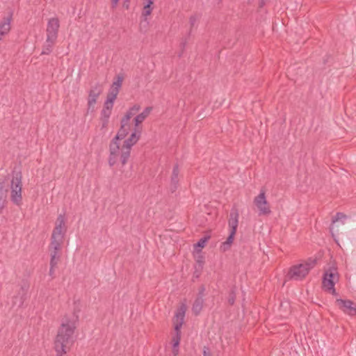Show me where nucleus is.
<instances>
[{
    "label": "nucleus",
    "mask_w": 356,
    "mask_h": 356,
    "mask_svg": "<svg viewBox=\"0 0 356 356\" xmlns=\"http://www.w3.org/2000/svg\"><path fill=\"white\" fill-rule=\"evenodd\" d=\"M77 321L78 316L74 314L72 318L67 315L64 316L54 340V349L56 356H63L70 350V346L73 343L72 337Z\"/></svg>",
    "instance_id": "nucleus-1"
},
{
    "label": "nucleus",
    "mask_w": 356,
    "mask_h": 356,
    "mask_svg": "<svg viewBox=\"0 0 356 356\" xmlns=\"http://www.w3.org/2000/svg\"><path fill=\"white\" fill-rule=\"evenodd\" d=\"M316 264L317 259L316 257H309L303 263L293 265L289 268L285 275V281L302 280L309 274V271L316 266Z\"/></svg>",
    "instance_id": "nucleus-2"
},
{
    "label": "nucleus",
    "mask_w": 356,
    "mask_h": 356,
    "mask_svg": "<svg viewBox=\"0 0 356 356\" xmlns=\"http://www.w3.org/2000/svg\"><path fill=\"white\" fill-rule=\"evenodd\" d=\"M129 129V123L121 120L120 127L118 131L116 136L111 140L109 144L108 164L111 167L113 166L116 163L120 154V145L118 140L124 139L128 135Z\"/></svg>",
    "instance_id": "nucleus-3"
},
{
    "label": "nucleus",
    "mask_w": 356,
    "mask_h": 356,
    "mask_svg": "<svg viewBox=\"0 0 356 356\" xmlns=\"http://www.w3.org/2000/svg\"><path fill=\"white\" fill-rule=\"evenodd\" d=\"M186 305H182L180 306L175 316L174 328L175 331V335L172 339V353L175 356L179 354V346L181 341V328L184 323L185 313H186Z\"/></svg>",
    "instance_id": "nucleus-4"
},
{
    "label": "nucleus",
    "mask_w": 356,
    "mask_h": 356,
    "mask_svg": "<svg viewBox=\"0 0 356 356\" xmlns=\"http://www.w3.org/2000/svg\"><path fill=\"white\" fill-rule=\"evenodd\" d=\"M12 175L10 200L15 204L19 206L22 202V173L21 170L16 171L15 170L13 171Z\"/></svg>",
    "instance_id": "nucleus-5"
},
{
    "label": "nucleus",
    "mask_w": 356,
    "mask_h": 356,
    "mask_svg": "<svg viewBox=\"0 0 356 356\" xmlns=\"http://www.w3.org/2000/svg\"><path fill=\"white\" fill-rule=\"evenodd\" d=\"M140 135V128H134V132L124 141L120 153V161L122 165L127 163L131 155V147L139 140Z\"/></svg>",
    "instance_id": "nucleus-6"
},
{
    "label": "nucleus",
    "mask_w": 356,
    "mask_h": 356,
    "mask_svg": "<svg viewBox=\"0 0 356 356\" xmlns=\"http://www.w3.org/2000/svg\"><path fill=\"white\" fill-rule=\"evenodd\" d=\"M252 209L254 211L258 213L259 216L267 214V200L264 188H262L260 193L254 197Z\"/></svg>",
    "instance_id": "nucleus-7"
},
{
    "label": "nucleus",
    "mask_w": 356,
    "mask_h": 356,
    "mask_svg": "<svg viewBox=\"0 0 356 356\" xmlns=\"http://www.w3.org/2000/svg\"><path fill=\"white\" fill-rule=\"evenodd\" d=\"M102 85L99 82L91 87L90 90L88 92V111H90L91 112H92L94 111L95 104L97 103V99L99 97V95L102 93Z\"/></svg>",
    "instance_id": "nucleus-8"
},
{
    "label": "nucleus",
    "mask_w": 356,
    "mask_h": 356,
    "mask_svg": "<svg viewBox=\"0 0 356 356\" xmlns=\"http://www.w3.org/2000/svg\"><path fill=\"white\" fill-rule=\"evenodd\" d=\"M348 218V216L341 212H337L334 216L332 218V224L330 227L332 235L334 236V233L339 234L345 228L343 226H339L337 223L341 222L342 225L345 224V220Z\"/></svg>",
    "instance_id": "nucleus-9"
},
{
    "label": "nucleus",
    "mask_w": 356,
    "mask_h": 356,
    "mask_svg": "<svg viewBox=\"0 0 356 356\" xmlns=\"http://www.w3.org/2000/svg\"><path fill=\"white\" fill-rule=\"evenodd\" d=\"M60 27L59 19L57 17L50 18L47 26V38L49 40H57Z\"/></svg>",
    "instance_id": "nucleus-10"
},
{
    "label": "nucleus",
    "mask_w": 356,
    "mask_h": 356,
    "mask_svg": "<svg viewBox=\"0 0 356 356\" xmlns=\"http://www.w3.org/2000/svg\"><path fill=\"white\" fill-rule=\"evenodd\" d=\"M335 303L344 313L350 315H356V304L350 300L337 299Z\"/></svg>",
    "instance_id": "nucleus-11"
},
{
    "label": "nucleus",
    "mask_w": 356,
    "mask_h": 356,
    "mask_svg": "<svg viewBox=\"0 0 356 356\" xmlns=\"http://www.w3.org/2000/svg\"><path fill=\"white\" fill-rule=\"evenodd\" d=\"M67 231V227L65 225V214H59L56 222V226L53 229L51 236L65 237Z\"/></svg>",
    "instance_id": "nucleus-12"
},
{
    "label": "nucleus",
    "mask_w": 356,
    "mask_h": 356,
    "mask_svg": "<svg viewBox=\"0 0 356 356\" xmlns=\"http://www.w3.org/2000/svg\"><path fill=\"white\" fill-rule=\"evenodd\" d=\"M64 243V238L63 236L54 237L51 236V242L49 245V250L50 254H60L62 246Z\"/></svg>",
    "instance_id": "nucleus-13"
},
{
    "label": "nucleus",
    "mask_w": 356,
    "mask_h": 356,
    "mask_svg": "<svg viewBox=\"0 0 356 356\" xmlns=\"http://www.w3.org/2000/svg\"><path fill=\"white\" fill-rule=\"evenodd\" d=\"M7 180L6 178L0 179V214L2 213L6 204L8 189L6 188Z\"/></svg>",
    "instance_id": "nucleus-14"
},
{
    "label": "nucleus",
    "mask_w": 356,
    "mask_h": 356,
    "mask_svg": "<svg viewBox=\"0 0 356 356\" xmlns=\"http://www.w3.org/2000/svg\"><path fill=\"white\" fill-rule=\"evenodd\" d=\"M179 165L176 163L172 169V175H171V181H170V191L172 193H174L178 188L179 185Z\"/></svg>",
    "instance_id": "nucleus-15"
},
{
    "label": "nucleus",
    "mask_w": 356,
    "mask_h": 356,
    "mask_svg": "<svg viewBox=\"0 0 356 356\" xmlns=\"http://www.w3.org/2000/svg\"><path fill=\"white\" fill-rule=\"evenodd\" d=\"M13 14L10 13L8 17H3V20L0 23V31L5 33L8 34L11 29L10 22L12 20Z\"/></svg>",
    "instance_id": "nucleus-16"
},
{
    "label": "nucleus",
    "mask_w": 356,
    "mask_h": 356,
    "mask_svg": "<svg viewBox=\"0 0 356 356\" xmlns=\"http://www.w3.org/2000/svg\"><path fill=\"white\" fill-rule=\"evenodd\" d=\"M140 108L141 107L139 104H134L133 106L129 108V110L121 120L129 123V120L131 117L135 115L140 111Z\"/></svg>",
    "instance_id": "nucleus-17"
},
{
    "label": "nucleus",
    "mask_w": 356,
    "mask_h": 356,
    "mask_svg": "<svg viewBox=\"0 0 356 356\" xmlns=\"http://www.w3.org/2000/svg\"><path fill=\"white\" fill-rule=\"evenodd\" d=\"M204 302V298L196 297L192 306V312L195 316H198L200 314L203 308Z\"/></svg>",
    "instance_id": "nucleus-18"
},
{
    "label": "nucleus",
    "mask_w": 356,
    "mask_h": 356,
    "mask_svg": "<svg viewBox=\"0 0 356 356\" xmlns=\"http://www.w3.org/2000/svg\"><path fill=\"white\" fill-rule=\"evenodd\" d=\"M238 213L237 211L235 212H231L230 218L229 220V227H230V231L236 232L238 223Z\"/></svg>",
    "instance_id": "nucleus-19"
},
{
    "label": "nucleus",
    "mask_w": 356,
    "mask_h": 356,
    "mask_svg": "<svg viewBox=\"0 0 356 356\" xmlns=\"http://www.w3.org/2000/svg\"><path fill=\"white\" fill-rule=\"evenodd\" d=\"M56 40L52 39L51 40H49L48 38L46 39L45 44L42 47V51L41 52V55H49L51 53L53 47L56 43Z\"/></svg>",
    "instance_id": "nucleus-20"
},
{
    "label": "nucleus",
    "mask_w": 356,
    "mask_h": 356,
    "mask_svg": "<svg viewBox=\"0 0 356 356\" xmlns=\"http://www.w3.org/2000/svg\"><path fill=\"white\" fill-rule=\"evenodd\" d=\"M323 277H326L327 279H331L332 280H338L337 268L335 267L328 268V269L325 270Z\"/></svg>",
    "instance_id": "nucleus-21"
},
{
    "label": "nucleus",
    "mask_w": 356,
    "mask_h": 356,
    "mask_svg": "<svg viewBox=\"0 0 356 356\" xmlns=\"http://www.w3.org/2000/svg\"><path fill=\"white\" fill-rule=\"evenodd\" d=\"M236 291H237L236 286H232L229 292L227 302H228L229 305L231 306L234 305V304L235 302L236 298Z\"/></svg>",
    "instance_id": "nucleus-22"
},
{
    "label": "nucleus",
    "mask_w": 356,
    "mask_h": 356,
    "mask_svg": "<svg viewBox=\"0 0 356 356\" xmlns=\"http://www.w3.org/2000/svg\"><path fill=\"white\" fill-rule=\"evenodd\" d=\"M235 234H236V232L230 231L229 235L227 238V240L222 243V247H223L224 251H225L226 250L229 248L232 243H233Z\"/></svg>",
    "instance_id": "nucleus-23"
},
{
    "label": "nucleus",
    "mask_w": 356,
    "mask_h": 356,
    "mask_svg": "<svg viewBox=\"0 0 356 356\" xmlns=\"http://www.w3.org/2000/svg\"><path fill=\"white\" fill-rule=\"evenodd\" d=\"M323 288L326 291L328 289H332L335 285V280H332L331 279H327L326 277H323L322 280Z\"/></svg>",
    "instance_id": "nucleus-24"
},
{
    "label": "nucleus",
    "mask_w": 356,
    "mask_h": 356,
    "mask_svg": "<svg viewBox=\"0 0 356 356\" xmlns=\"http://www.w3.org/2000/svg\"><path fill=\"white\" fill-rule=\"evenodd\" d=\"M152 10L153 8L152 7L151 5H149V3L145 4L143 6L142 16L145 18L144 21L147 22V24H148V22H147V17L151 15Z\"/></svg>",
    "instance_id": "nucleus-25"
},
{
    "label": "nucleus",
    "mask_w": 356,
    "mask_h": 356,
    "mask_svg": "<svg viewBox=\"0 0 356 356\" xmlns=\"http://www.w3.org/2000/svg\"><path fill=\"white\" fill-rule=\"evenodd\" d=\"M123 79H124V76L122 74L117 75L115 77V81H113L111 86L113 88H118L120 90L122 85Z\"/></svg>",
    "instance_id": "nucleus-26"
},
{
    "label": "nucleus",
    "mask_w": 356,
    "mask_h": 356,
    "mask_svg": "<svg viewBox=\"0 0 356 356\" xmlns=\"http://www.w3.org/2000/svg\"><path fill=\"white\" fill-rule=\"evenodd\" d=\"M50 256H51V259H50L49 265L51 267H57V265L60 259L61 255L60 254L56 255V254H55V253H54V254H50Z\"/></svg>",
    "instance_id": "nucleus-27"
},
{
    "label": "nucleus",
    "mask_w": 356,
    "mask_h": 356,
    "mask_svg": "<svg viewBox=\"0 0 356 356\" xmlns=\"http://www.w3.org/2000/svg\"><path fill=\"white\" fill-rule=\"evenodd\" d=\"M211 236L209 235H205L204 237L200 238L195 245L196 248H203L207 242L210 239Z\"/></svg>",
    "instance_id": "nucleus-28"
},
{
    "label": "nucleus",
    "mask_w": 356,
    "mask_h": 356,
    "mask_svg": "<svg viewBox=\"0 0 356 356\" xmlns=\"http://www.w3.org/2000/svg\"><path fill=\"white\" fill-rule=\"evenodd\" d=\"M145 120V118H144L143 115H142L140 113L137 115L134 119L135 128H139V124H141Z\"/></svg>",
    "instance_id": "nucleus-29"
},
{
    "label": "nucleus",
    "mask_w": 356,
    "mask_h": 356,
    "mask_svg": "<svg viewBox=\"0 0 356 356\" xmlns=\"http://www.w3.org/2000/svg\"><path fill=\"white\" fill-rule=\"evenodd\" d=\"M111 110H106L105 108H103L101 111V117L100 118H108L111 116Z\"/></svg>",
    "instance_id": "nucleus-30"
},
{
    "label": "nucleus",
    "mask_w": 356,
    "mask_h": 356,
    "mask_svg": "<svg viewBox=\"0 0 356 356\" xmlns=\"http://www.w3.org/2000/svg\"><path fill=\"white\" fill-rule=\"evenodd\" d=\"M152 111V106H147L146 107L143 111L140 113L142 115H143V118H147V116L149 115V113H151V111Z\"/></svg>",
    "instance_id": "nucleus-31"
},
{
    "label": "nucleus",
    "mask_w": 356,
    "mask_h": 356,
    "mask_svg": "<svg viewBox=\"0 0 356 356\" xmlns=\"http://www.w3.org/2000/svg\"><path fill=\"white\" fill-rule=\"evenodd\" d=\"M204 291H205V286L204 285H201L199 288L198 293L197 297L200 298H204Z\"/></svg>",
    "instance_id": "nucleus-32"
},
{
    "label": "nucleus",
    "mask_w": 356,
    "mask_h": 356,
    "mask_svg": "<svg viewBox=\"0 0 356 356\" xmlns=\"http://www.w3.org/2000/svg\"><path fill=\"white\" fill-rule=\"evenodd\" d=\"M113 107V103L106 99V101L104 104L103 108L112 111Z\"/></svg>",
    "instance_id": "nucleus-33"
},
{
    "label": "nucleus",
    "mask_w": 356,
    "mask_h": 356,
    "mask_svg": "<svg viewBox=\"0 0 356 356\" xmlns=\"http://www.w3.org/2000/svg\"><path fill=\"white\" fill-rule=\"evenodd\" d=\"M197 18L195 15H191L189 18V22H190V24H191V29H190V31H191V29L194 26L196 21H197ZM191 32H189L190 33Z\"/></svg>",
    "instance_id": "nucleus-34"
},
{
    "label": "nucleus",
    "mask_w": 356,
    "mask_h": 356,
    "mask_svg": "<svg viewBox=\"0 0 356 356\" xmlns=\"http://www.w3.org/2000/svg\"><path fill=\"white\" fill-rule=\"evenodd\" d=\"M117 98L116 96H115V94L110 93L109 92L107 94L106 100L111 102L112 103H114V101Z\"/></svg>",
    "instance_id": "nucleus-35"
},
{
    "label": "nucleus",
    "mask_w": 356,
    "mask_h": 356,
    "mask_svg": "<svg viewBox=\"0 0 356 356\" xmlns=\"http://www.w3.org/2000/svg\"><path fill=\"white\" fill-rule=\"evenodd\" d=\"M108 92L110 93L115 94V96L117 97L118 93H119V92H120V89L115 88H113L112 86H111Z\"/></svg>",
    "instance_id": "nucleus-36"
},
{
    "label": "nucleus",
    "mask_w": 356,
    "mask_h": 356,
    "mask_svg": "<svg viewBox=\"0 0 356 356\" xmlns=\"http://www.w3.org/2000/svg\"><path fill=\"white\" fill-rule=\"evenodd\" d=\"M101 121L102 122V128H106L108 126V118H100Z\"/></svg>",
    "instance_id": "nucleus-37"
},
{
    "label": "nucleus",
    "mask_w": 356,
    "mask_h": 356,
    "mask_svg": "<svg viewBox=\"0 0 356 356\" xmlns=\"http://www.w3.org/2000/svg\"><path fill=\"white\" fill-rule=\"evenodd\" d=\"M111 8L115 9L118 6L120 0H111Z\"/></svg>",
    "instance_id": "nucleus-38"
},
{
    "label": "nucleus",
    "mask_w": 356,
    "mask_h": 356,
    "mask_svg": "<svg viewBox=\"0 0 356 356\" xmlns=\"http://www.w3.org/2000/svg\"><path fill=\"white\" fill-rule=\"evenodd\" d=\"M130 1L131 0H124L122 6L125 9L128 10L129 8Z\"/></svg>",
    "instance_id": "nucleus-39"
},
{
    "label": "nucleus",
    "mask_w": 356,
    "mask_h": 356,
    "mask_svg": "<svg viewBox=\"0 0 356 356\" xmlns=\"http://www.w3.org/2000/svg\"><path fill=\"white\" fill-rule=\"evenodd\" d=\"M203 356H212L211 354L210 353L209 350V348H207V347L204 348Z\"/></svg>",
    "instance_id": "nucleus-40"
},
{
    "label": "nucleus",
    "mask_w": 356,
    "mask_h": 356,
    "mask_svg": "<svg viewBox=\"0 0 356 356\" xmlns=\"http://www.w3.org/2000/svg\"><path fill=\"white\" fill-rule=\"evenodd\" d=\"M325 291H327L330 293H332L333 296H337L338 293H337L334 286L332 289H328Z\"/></svg>",
    "instance_id": "nucleus-41"
},
{
    "label": "nucleus",
    "mask_w": 356,
    "mask_h": 356,
    "mask_svg": "<svg viewBox=\"0 0 356 356\" xmlns=\"http://www.w3.org/2000/svg\"><path fill=\"white\" fill-rule=\"evenodd\" d=\"M56 268V267H51V266H50V268H49V275L51 277V278H54V277H55V276H54V270H55V268Z\"/></svg>",
    "instance_id": "nucleus-42"
},
{
    "label": "nucleus",
    "mask_w": 356,
    "mask_h": 356,
    "mask_svg": "<svg viewBox=\"0 0 356 356\" xmlns=\"http://www.w3.org/2000/svg\"><path fill=\"white\" fill-rule=\"evenodd\" d=\"M266 4V1L265 0H259V8H263Z\"/></svg>",
    "instance_id": "nucleus-43"
},
{
    "label": "nucleus",
    "mask_w": 356,
    "mask_h": 356,
    "mask_svg": "<svg viewBox=\"0 0 356 356\" xmlns=\"http://www.w3.org/2000/svg\"><path fill=\"white\" fill-rule=\"evenodd\" d=\"M145 1H146L145 4H149V5L152 6L153 3H154V0H145Z\"/></svg>",
    "instance_id": "nucleus-44"
},
{
    "label": "nucleus",
    "mask_w": 356,
    "mask_h": 356,
    "mask_svg": "<svg viewBox=\"0 0 356 356\" xmlns=\"http://www.w3.org/2000/svg\"><path fill=\"white\" fill-rule=\"evenodd\" d=\"M3 35H6V34L1 32V31H0V40L1 39V37Z\"/></svg>",
    "instance_id": "nucleus-45"
},
{
    "label": "nucleus",
    "mask_w": 356,
    "mask_h": 356,
    "mask_svg": "<svg viewBox=\"0 0 356 356\" xmlns=\"http://www.w3.org/2000/svg\"><path fill=\"white\" fill-rule=\"evenodd\" d=\"M22 290H24V289H25V287L22 286Z\"/></svg>",
    "instance_id": "nucleus-46"
},
{
    "label": "nucleus",
    "mask_w": 356,
    "mask_h": 356,
    "mask_svg": "<svg viewBox=\"0 0 356 356\" xmlns=\"http://www.w3.org/2000/svg\"><path fill=\"white\" fill-rule=\"evenodd\" d=\"M268 214L270 213V209H268Z\"/></svg>",
    "instance_id": "nucleus-47"
}]
</instances>
